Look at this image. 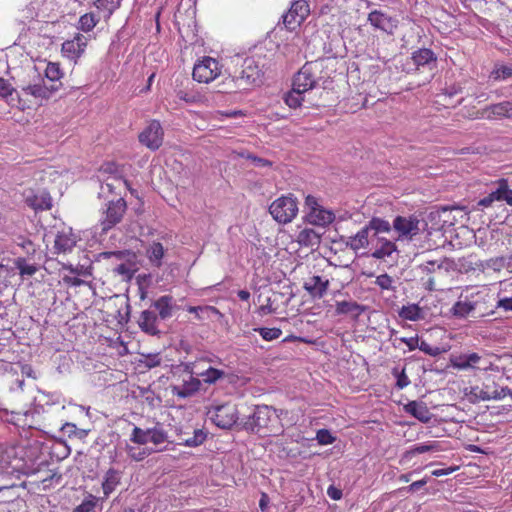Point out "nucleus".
I'll use <instances>...</instances> for the list:
<instances>
[{
	"mask_svg": "<svg viewBox=\"0 0 512 512\" xmlns=\"http://www.w3.org/2000/svg\"><path fill=\"white\" fill-rule=\"evenodd\" d=\"M246 426L261 437L278 436L284 431L276 410L267 405L256 406Z\"/></svg>",
	"mask_w": 512,
	"mask_h": 512,
	"instance_id": "obj_1",
	"label": "nucleus"
},
{
	"mask_svg": "<svg viewBox=\"0 0 512 512\" xmlns=\"http://www.w3.org/2000/svg\"><path fill=\"white\" fill-rule=\"evenodd\" d=\"M269 213L279 224L292 222L298 214V201L292 194L282 195L269 206Z\"/></svg>",
	"mask_w": 512,
	"mask_h": 512,
	"instance_id": "obj_2",
	"label": "nucleus"
},
{
	"mask_svg": "<svg viewBox=\"0 0 512 512\" xmlns=\"http://www.w3.org/2000/svg\"><path fill=\"white\" fill-rule=\"evenodd\" d=\"M206 415L215 426L221 429L232 428L239 419L237 407L231 402L210 406Z\"/></svg>",
	"mask_w": 512,
	"mask_h": 512,
	"instance_id": "obj_3",
	"label": "nucleus"
},
{
	"mask_svg": "<svg viewBox=\"0 0 512 512\" xmlns=\"http://www.w3.org/2000/svg\"><path fill=\"white\" fill-rule=\"evenodd\" d=\"M322 68V62L305 63L293 79V85H295L297 91L307 92L315 88L322 79L320 75Z\"/></svg>",
	"mask_w": 512,
	"mask_h": 512,
	"instance_id": "obj_4",
	"label": "nucleus"
},
{
	"mask_svg": "<svg viewBox=\"0 0 512 512\" xmlns=\"http://www.w3.org/2000/svg\"><path fill=\"white\" fill-rule=\"evenodd\" d=\"M168 440V433L164 425L157 422L154 427L142 429L134 426L130 435V441L138 445H146L151 442L155 446H159Z\"/></svg>",
	"mask_w": 512,
	"mask_h": 512,
	"instance_id": "obj_5",
	"label": "nucleus"
},
{
	"mask_svg": "<svg viewBox=\"0 0 512 512\" xmlns=\"http://www.w3.org/2000/svg\"><path fill=\"white\" fill-rule=\"evenodd\" d=\"M221 69L216 59L205 56L194 64L192 76L195 81L208 84L221 74Z\"/></svg>",
	"mask_w": 512,
	"mask_h": 512,
	"instance_id": "obj_6",
	"label": "nucleus"
},
{
	"mask_svg": "<svg viewBox=\"0 0 512 512\" xmlns=\"http://www.w3.org/2000/svg\"><path fill=\"white\" fill-rule=\"evenodd\" d=\"M139 142L151 151L158 150L164 140V130L158 120H151L138 135Z\"/></svg>",
	"mask_w": 512,
	"mask_h": 512,
	"instance_id": "obj_7",
	"label": "nucleus"
},
{
	"mask_svg": "<svg viewBox=\"0 0 512 512\" xmlns=\"http://www.w3.org/2000/svg\"><path fill=\"white\" fill-rule=\"evenodd\" d=\"M471 119L501 120L512 119V102L502 101L491 104L470 114Z\"/></svg>",
	"mask_w": 512,
	"mask_h": 512,
	"instance_id": "obj_8",
	"label": "nucleus"
},
{
	"mask_svg": "<svg viewBox=\"0 0 512 512\" xmlns=\"http://www.w3.org/2000/svg\"><path fill=\"white\" fill-rule=\"evenodd\" d=\"M310 6L306 0H295L286 14L283 23L290 31H295L309 16Z\"/></svg>",
	"mask_w": 512,
	"mask_h": 512,
	"instance_id": "obj_9",
	"label": "nucleus"
},
{
	"mask_svg": "<svg viewBox=\"0 0 512 512\" xmlns=\"http://www.w3.org/2000/svg\"><path fill=\"white\" fill-rule=\"evenodd\" d=\"M126 210L127 203L123 198H119L116 201H110L107 205L104 217L101 220L102 231L107 232L120 223Z\"/></svg>",
	"mask_w": 512,
	"mask_h": 512,
	"instance_id": "obj_10",
	"label": "nucleus"
},
{
	"mask_svg": "<svg viewBox=\"0 0 512 512\" xmlns=\"http://www.w3.org/2000/svg\"><path fill=\"white\" fill-rule=\"evenodd\" d=\"M420 221L416 216H397L393 221V229L398 240H412L419 234Z\"/></svg>",
	"mask_w": 512,
	"mask_h": 512,
	"instance_id": "obj_11",
	"label": "nucleus"
},
{
	"mask_svg": "<svg viewBox=\"0 0 512 512\" xmlns=\"http://www.w3.org/2000/svg\"><path fill=\"white\" fill-rule=\"evenodd\" d=\"M495 202H506L508 205L512 206V189L509 188L506 179L499 180L497 188L480 199L478 206L488 208L492 207Z\"/></svg>",
	"mask_w": 512,
	"mask_h": 512,
	"instance_id": "obj_12",
	"label": "nucleus"
},
{
	"mask_svg": "<svg viewBox=\"0 0 512 512\" xmlns=\"http://www.w3.org/2000/svg\"><path fill=\"white\" fill-rule=\"evenodd\" d=\"M87 45V37L78 32L72 39H68L62 43L61 51L64 57L76 61L84 53Z\"/></svg>",
	"mask_w": 512,
	"mask_h": 512,
	"instance_id": "obj_13",
	"label": "nucleus"
},
{
	"mask_svg": "<svg viewBox=\"0 0 512 512\" xmlns=\"http://www.w3.org/2000/svg\"><path fill=\"white\" fill-rule=\"evenodd\" d=\"M369 23L378 30L393 34L398 27V20L380 10H373L368 14Z\"/></svg>",
	"mask_w": 512,
	"mask_h": 512,
	"instance_id": "obj_14",
	"label": "nucleus"
},
{
	"mask_svg": "<svg viewBox=\"0 0 512 512\" xmlns=\"http://www.w3.org/2000/svg\"><path fill=\"white\" fill-rule=\"evenodd\" d=\"M396 244L383 237L371 238V256L376 259H385L396 251Z\"/></svg>",
	"mask_w": 512,
	"mask_h": 512,
	"instance_id": "obj_15",
	"label": "nucleus"
},
{
	"mask_svg": "<svg viewBox=\"0 0 512 512\" xmlns=\"http://www.w3.org/2000/svg\"><path fill=\"white\" fill-rule=\"evenodd\" d=\"M263 72L254 58H246L242 65L240 79L247 85H255L261 81Z\"/></svg>",
	"mask_w": 512,
	"mask_h": 512,
	"instance_id": "obj_16",
	"label": "nucleus"
},
{
	"mask_svg": "<svg viewBox=\"0 0 512 512\" xmlns=\"http://www.w3.org/2000/svg\"><path fill=\"white\" fill-rule=\"evenodd\" d=\"M329 280L323 279L318 275H314L305 280L303 288L313 298L321 299L327 292Z\"/></svg>",
	"mask_w": 512,
	"mask_h": 512,
	"instance_id": "obj_17",
	"label": "nucleus"
},
{
	"mask_svg": "<svg viewBox=\"0 0 512 512\" xmlns=\"http://www.w3.org/2000/svg\"><path fill=\"white\" fill-rule=\"evenodd\" d=\"M410 60L416 70L425 67L432 69L436 65L437 57L431 49L420 48L412 53Z\"/></svg>",
	"mask_w": 512,
	"mask_h": 512,
	"instance_id": "obj_18",
	"label": "nucleus"
},
{
	"mask_svg": "<svg viewBox=\"0 0 512 512\" xmlns=\"http://www.w3.org/2000/svg\"><path fill=\"white\" fill-rule=\"evenodd\" d=\"M76 237L69 231L58 232L54 241V250L57 254L70 253L76 245Z\"/></svg>",
	"mask_w": 512,
	"mask_h": 512,
	"instance_id": "obj_19",
	"label": "nucleus"
},
{
	"mask_svg": "<svg viewBox=\"0 0 512 512\" xmlns=\"http://www.w3.org/2000/svg\"><path fill=\"white\" fill-rule=\"evenodd\" d=\"M138 325L140 329L146 334L154 336L159 333L158 316L155 311H142L138 319Z\"/></svg>",
	"mask_w": 512,
	"mask_h": 512,
	"instance_id": "obj_20",
	"label": "nucleus"
},
{
	"mask_svg": "<svg viewBox=\"0 0 512 512\" xmlns=\"http://www.w3.org/2000/svg\"><path fill=\"white\" fill-rule=\"evenodd\" d=\"M93 5L97 10V16L108 23L113 13L120 7L121 0H93Z\"/></svg>",
	"mask_w": 512,
	"mask_h": 512,
	"instance_id": "obj_21",
	"label": "nucleus"
},
{
	"mask_svg": "<svg viewBox=\"0 0 512 512\" xmlns=\"http://www.w3.org/2000/svg\"><path fill=\"white\" fill-rule=\"evenodd\" d=\"M335 219V215L332 211L325 209L324 207L314 208V211H309L307 214V220L310 224L325 227L331 224Z\"/></svg>",
	"mask_w": 512,
	"mask_h": 512,
	"instance_id": "obj_22",
	"label": "nucleus"
},
{
	"mask_svg": "<svg viewBox=\"0 0 512 512\" xmlns=\"http://www.w3.org/2000/svg\"><path fill=\"white\" fill-rule=\"evenodd\" d=\"M365 311V306L356 301H337L335 312L337 315H351L358 318Z\"/></svg>",
	"mask_w": 512,
	"mask_h": 512,
	"instance_id": "obj_23",
	"label": "nucleus"
},
{
	"mask_svg": "<svg viewBox=\"0 0 512 512\" xmlns=\"http://www.w3.org/2000/svg\"><path fill=\"white\" fill-rule=\"evenodd\" d=\"M371 233L365 225L354 236L350 237L348 245L354 251L371 247Z\"/></svg>",
	"mask_w": 512,
	"mask_h": 512,
	"instance_id": "obj_24",
	"label": "nucleus"
},
{
	"mask_svg": "<svg viewBox=\"0 0 512 512\" xmlns=\"http://www.w3.org/2000/svg\"><path fill=\"white\" fill-rule=\"evenodd\" d=\"M121 474L118 470L110 468L104 475L102 482V489L104 498H108L113 493L116 487L120 484Z\"/></svg>",
	"mask_w": 512,
	"mask_h": 512,
	"instance_id": "obj_25",
	"label": "nucleus"
},
{
	"mask_svg": "<svg viewBox=\"0 0 512 512\" xmlns=\"http://www.w3.org/2000/svg\"><path fill=\"white\" fill-rule=\"evenodd\" d=\"M296 241L300 246L318 247L321 242V234L312 228H304L298 233Z\"/></svg>",
	"mask_w": 512,
	"mask_h": 512,
	"instance_id": "obj_26",
	"label": "nucleus"
},
{
	"mask_svg": "<svg viewBox=\"0 0 512 512\" xmlns=\"http://www.w3.org/2000/svg\"><path fill=\"white\" fill-rule=\"evenodd\" d=\"M201 386V381L197 378L190 377L189 381H185L181 386H173L172 393L180 398H187L196 393Z\"/></svg>",
	"mask_w": 512,
	"mask_h": 512,
	"instance_id": "obj_27",
	"label": "nucleus"
},
{
	"mask_svg": "<svg viewBox=\"0 0 512 512\" xmlns=\"http://www.w3.org/2000/svg\"><path fill=\"white\" fill-rule=\"evenodd\" d=\"M405 410L422 422H428L431 419V412L423 402L410 401L406 404Z\"/></svg>",
	"mask_w": 512,
	"mask_h": 512,
	"instance_id": "obj_28",
	"label": "nucleus"
},
{
	"mask_svg": "<svg viewBox=\"0 0 512 512\" xmlns=\"http://www.w3.org/2000/svg\"><path fill=\"white\" fill-rule=\"evenodd\" d=\"M153 306L158 311L161 319L170 318L174 310L173 297L170 295H163L153 303Z\"/></svg>",
	"mask_w": 512,
	"mask_h": 512,
	"instance_id": "obj_29",
	"label": "nucleus"
},
{
	"mask_svg": "<svg viewBox=\"0 0 512 512\" xmlns=\"http://www.w3.org/2000/svg\"><path fill=\"white\" fill-rule=\"evenodd\" d=\"M186 310L195 315L198 320L210 319L213 316L223 317V314L214 306H187Z\"/></svg>",
	"mask_w": 512,
	"mask_h": 512,
	"instance_id": "obj_30",
	"label": "nucleus"
},
{
	"mask_svg": "<svg viewBox=\"0 0 512 512\" xmlns=\"http://www.w3.org/2000/svg\"><path fill=\"white\" fill-rule=\"evenodd\" d=\"M100 20L101 19L99 18V16H97L95 12H86L79 17L76 28L83 33H89L93 31V29L98 25Z\"/></svg>",
	"mask_w": 512,
	"mask_h": 512,
	"instance_id": "obj_31",
	"label": "nucleus"
},
{
	"mask_svg": "<svg viewBox=\"0 0 512 512\" xmlns=\"http://www.w3.org/2000/svg\"><path fill=\"white\" fill-rule=\"evenodd\" d=\"M481 357L473 352L470 354H461L451 359L453 367L458 369L474 368L475 365L480 361Z\"/></svg>",
	"mask_w": 512,
	"mask_h": 512,
	"instance_id": "obj_32",
	"label": "nucleus"
},
{
	"mask_svg": "<svg viewBox=\"0 0 512 512\" xmlns=\"http://www.w3.org/2000/svg\"><path fill=\"white\" fill-rule=\"evenodd\" d=\"M23 95H31L36 99L48 98L51 90L42 83L29 84L22 88Z\"/></svg>",
	"mask_w": 512,
	"mask_h": 512,
	"instance_id": "obj_33",
	"label": "nucleus"
},
{
	"mask_svg": "<svg viewBox=\"0 0 512 512\" xmlns=\"http://www.w3.org/2000/svg\"><path fill=\"white\" fill-rule=\"evenodd\" d=\"M366 226L370 233L373 232L371 238L380 237L379 233H388L391 230L390 223L387 220L378 217H373Z\"/></svg>",
	"mask_w": 512,
	"mask_h": 512,
	"instance_id": "obj_34",
	"label": "nucleus"
},
{
	"mask_svg": "<svg viewBox=\"0 0 512 512\" xmlns=\"http://www.w3.org/2000/svg\"><path fill=\"white\" fill-rule=\"evenodd\" d=\"M197 375L207 384H214L225 377V372L221 369L208 367L206 370L198 372Z\"/></svg>",
	"mask_w": 512,
	"mask_h": 512,
	"instance_id": "obj_35",
	"label": "nucleus"
},
{
	"mask_svg": "<svg viewBox=\"0 0 512 512\" xmlns=\"http://www.w3.org/2000/svg\"><path fill=\"white\" fill-rule=\"evenodd\" d=\"M399 316L404 320L417 321L421 319L422 310L417 304H409L402 306L399 311Z\"/></svg>",
	"mask_w": 512,
	"mask_h": 512,
	"instance_id": "obj_36",
	"label": "nucleus"
},
{
	"mask_svg": "<svg viewBox=\"0 0 512 512\" xmlns=\"http://www.w3.org/2000/svg\"><path fill=\"white\" fill-rule=\"evenodd\" d=\"M489 77L496 82L510 79L512 78V66L496 64Z\"/></svg>",
	"mask_w": 512,
	"mask_h": 512,
	"instance_id": "obj_37",
	"label": "nucleus"
},
{
	"mask_svg": "<svg viewBox=\"0 0 512 512\" xmlns=\"http://www.w3.org/2000/svg\"><path fill=\"white\" fill-rule=\"evenodd\" d=\"M207 434L202 429H195L192 437L183 438L179 444L188 447H197L206 440Z\"/></svg>",
	"mask_w": 512,
	"mask_h": 512,
	"instance_id": "obj_38",
	"label": "nucleus"
},
{
	"mask_svg": "<svg viewBox=\"0 0 512 512\" xmlns=\"http://www.w3.org/2000/svg\"><path fill=\"white\" fill-rule=\"evenodd\" d=\"M303 91H297L295 85H292V90L287 93L285 97V102L290 108L300 107L302 102L304 101Z\"/></svg>",
	"mask_w": 512,
	"mask_h": 512,
	"instance_id": "obj_39",
	"label": "nucleus"
},
{
	"mask_svg": "<svg viewBox=\"0 0 512 512\" xmlns=\"http://www.w3.org/2000/svg\"><path fill=\"white\" fill-rule=\"evenodd\" d=\"M27 202L35 210H48L51 208V198L48 194H44L40 197L35 195L32 198H28Z\"/></svg>",
	"mask_w": 512,
	"mask_h": 512,
	"instance_id": "obj_40",
	"label": "nucleus"
},
{
	"mask_svg": "<svg viewBox=\"0 0 512 512\" xmlns=\"http://www.w3.org/2000/svg\"><path fill=\"white\" fill-rule=\"evenodd\" d=\"M15 266L21 276H33L38 271L35 264H29L26 259L22 257L16 259Z\"/></svg>",
	"mask_w": 512,
	"mask_h": 512,
	"instance_id": "obj_41",
	"label": "nucleus"
},
{
	"mask_svg": "<svg viewBox=\"0 0 512 512\" xmlns=\"http://www.w3.org/2000/svg\"><path fill=\"white\" fill-rule=\"evenodd\" d=\"M148 257L151 262H155L157 266L161 264V259L164 256V248L160 242H153L147 251Z\"/></svg>",
	"mask_w": 512,
	"mask_h": 512,
	"instance_id": "obj_42",
	"label": "nucleus"
},
{
	"mask_svg": "<svg viewBox=\"0 0 512 512\" xmlns=\"http://www.w3.org/2000/svg\"><path fill=\"white\" fill-rule=\"evenodd\" d=\"M125 450L127 455L134 461H142L151 453L148 448H140L132 445H127Z\"/></svg>",
	"mask_w": 512,
	"mask_h": 512,
	"instance_id": "obj_43",
	"label": "nucleus"
},
{
	"mask_svg": "<svg viewBox=\"0 0 512 512\" xmlns=\"http://www.w3.org/2000/svg\"><path fill=\"white\" fill-rule=\"evenodd\" d=\"M59 63L49 62L45 69V76L52 82L59 81L63 77Z\"/></svg>",
	"mask_w": 512,
	"mask_h": 512,
	"instance_id": "obj_44",
	"label": "nucleus"
},
{
	"mask_svg": "<svg viewBox=\"0 0 512 512\" xmlns=\"http://www.w3.org/2000/svg\"><path fill=\"white\" fill-rule=\"evenodd\" d=\"M438 445L436 442H427L421 443L413 446L410 450L406 452V456H414L416 454H423L426 452L437 450Z\"/></svg>",
	"mask_w": 512,
	"mask_h": 512,
	"instance_id": "obj_45",
	"label": "nucleus"
},
{
	"mask_svg": "<svg viewBox=\"0 0 512 512\" xmlns=\"http://www.w3.org/2000/svg\"><path fill=\"white\" fill-rule=\"evenodd\" d=\"M474 310V304L466 301H458L452 307L453 314L459 317H465Z\"/></svg>",
	"mask_w": 512,
	"mask_h": 512,
	"instance_id": "obj_46",
	"label": "nucleus"
},
{
	"mask_svg": "<svg viewBox=\"0 0 512 512\" xmlns=\"http://www.w3.org/2000/svg\"><path fill=\"white\" fill-rule=\"evenodd\" d=\"M62 269L67 270L70 273L75 274L77 276L87 277L92 275L91 268L85 267L83 265L74 266L71 263H63Z\"/></svg>",
	"mask_w": 512,
	"mask_h": 512,
	"instance_id": "obj_47",
	"label": "nucleus"
},
{
	"mask_svg": "<svg viewBox=\"0 0 512 512\" xmlns=\"http://www.w3.org/2000/svg\"><path fill=\"white\" fill-rule=\"evenodd\" d=\"M375 284L381 290H391V291L395 290L394 279L387 273L378 275L376 277Z\"/></svg>",
	"mask_w": 512,
	"mask_h": 512,
	"instance_id": "obj_48",
	"label": "nucleus"
},
{
	"mask_svg": "<svg viewBox=\"0 0 512 512\" xmlns=\"http://www.w3.org/2000/svg\"><path fill=\"white\" fill-rule=\"evenodd\" d=\"M393 376L397 379L396 387L398 389H404L410 384V380L405 373V369L399 370L397 367L392 369Z\"/></svg>",
	"mask_w": 512,
	"mask_h": 512,
	"instance_id": "obj_49",
	"label": "nucleus"
},
{
	"mask_svg": "<svg viewBox=\"0 0 512 512\" xmlns=\"http://www.w3.org/2000/svg\"><path fill=\"white\" fill-rule=\"evenodd\" d=\"M256 331H258L259 334L261 335V337L266 341L275 340V339L279 338L282 334V331L279 328L263 327V328L256 329Z\"/></svg>",
	"mask_w": 512,
	"mask_h": 512,
	"instance_id": "obj_50",
	"label": "nucleus"
},
{
	"mask_svg": "<svg viewBox=\"0 0 512 512\" xmlns=\"http://www.w3.org/2000/svg\"><path fill=\"white\" fill-rule=\"evenodd\" d=\"M316 439L321 445H329L335 442L336 438L327 429L317 431Z\"/></svg>",
	"mask_w": 512,
	"mask_h": 512,
	"instance_id": "obj_51",
	"label": "nucleus"
},
{
	"mask_svg": "<svg viewBox=\"0 0 512 512\" xmlns=\"http://www.w3.org/2000/svg\"><path fill=\"white\" fill-rule=\"evenodd\" d=\"M443 261L441 260H429L420 265V269L423 273H434L442 268Z\"/></svg>",
	"mask_w": 512,
	"mask_h": 512,
	"instance_id": "obj_52",
	"label": "nucleus"
},
{
	"mask_svg": "<svg viewBox=\"0 0 512 512\" xmlns=\"http://www.w3.org/2000/svg\"><path fill=\"white\" fill-rule=\"evenodd\" d=\"M508 393H510V389L508 387H502L499 391L495 390L492 395L488 394L487 392H482L481 399L482 400H500L506 396H508Z\"/></svg>",
	"mask_w": 512,
	"mask_h": 512,
	"instance_id": "obj_53",
	"label": "nucleus"
},
{
	"mask_svg": "<svg viewBox=\"0 0 512 512\" xmlns=\"http://www.w3.org/2000/svg\"><path fill=\"white\" fill-rule=\"evenodd\" d=\"M96 506V499L94 496L90 495L89 499H85L82 501L80 505L75 508L74 512H91Z\"/></svg>",
	"mask_w": 512,
	"mask_h": 512,
	"instance_id": "obj_54",
	"label": "nucleus"
},
{
	"mask_svg": "<svg viewBox=\"0 0 512 512\" xmlns=\"http://www.w3.org/2000/svg\"><path fill=\"white\" fill-rule=\"evenodd\" d=\"M114 272L118 275L123 276L126 279H130L133 276L134 270L128 263H121L114 268Z\"/></svg>",
	"mask_w": 512,
	"mask_h": 512,
	"instance_id": "obj_55",
	"label": "nucleus"
},
{
	"mask_svg": "<svg viewBox=\"0 0 512 512\" xmlns=\"http://www.w3.org/2000/svg\"><path fill=\"white\" fill-rule=\"evenodd\" d=\"M14 91L15 89L11 83L8 80L0 77V97L7 98L8 96H11Z\"/></svg>",
	"mask_w": 512,
	"mask_h": 512,
	"instance_id": "obj_56",
	"label": "nucleus"
},
{
	"mask_svg": "<svg viewBox=\"0 0 512 512\" xmlns=\"http://www.w3.org/2000/svg\"><path fill=\"white\" fill-rule=\"evenodd\" d=\"M10 455L7 450L0 446V473H5L10 467Z\"/></svg>",
	"mask_w": 512,
	"mask_h": 512,
	"instance_id": "obj_57",
	"label": "nucleus"
},
{
	"mask_svg": "<svg viewBox=\"0 0 512 512\" xmlns=\"http://www.w3.org/2000/svg\"><path fill=\"white\" fill-rule=\"evenodd\" d=\"M418 348L426 353L427 355H430V356H436L440 353V350L438 347H433L431 346L429 343H427L426 341H421V343H419V346Z\"/></svg>",
	"mask_w": 512,
	"mask_h": 512,
	"instance_id": "obj_58",
	"label": "nucleus"
},
{
	"mask_svg": "<svg viewBox=\"0 0 512 512\" xmlns=\"http://www.w3.org/2000/svg\"><path fill=\"white\" fill-rule=\"evenodd\" d=\"M247 159L251 160V162L257 167H271L272 166V162L270 160L254 156L252 154H248Z\"/></svg>",
	"mask_w": 512,
	"mask_h": 512,
	"instance_id": "obj_59",
	"label": "nucleus"
},
{
	"mask_svg": "<svg viewBox=\"0 0 512 512\" xmlns=\"http://www.w3.org/2000/svg\"><path fill=\"white\" fill-rule=\"evenodd\" d=\"M62 280H63V283L69 287H80L85 284V281L79 277H71V276L65 275L62 278Z\"/></svg>",
	"mask_w": 512,
	"mask_h": 512,
	"instance_id": "obj_60",
	"label": "nucleus"
},
{
	"mask_svg": "<svg viewBox=\"0 0 512 512\" xmlns=\"http://www.w3.org/2000/svg\"><path fill=\"white\" fill-rule=\"evenodd\" d=\"M144 363L146 367L154 368L161 364V358L158 355H148Z\"/></svg>",
	"mask_w": 512,
	"mask_h": 512,
	"instance_id": "obj_61",
	"label": "nucleus"
},
{
	"mask_svg": "<svg viewBox=\"0 0 512 512\" xmlns=\"http://www.w3.org/2000/svg\"><path fill=\"white\" fill-rule=\"evenodd\" d=\"M401 341L407 345L410 351L415 350L419 346V339L417 336L409 338H401Z\"/></svg>",
	"mask_w": 512,
	"mask_h": 512,
	"instance_id": "obj_62",
	"label": "nucleus"
},
{
	"mask_svg": "<svg viewBox=\"0 0 512 512\" xmlns=\"http://www.w3.org/2000/svg\"><path fill=\"white\" fill-rule=\"evenodd\" d=\"M497 307L502 308L505 311H512V297H504L499 299Z\"/></svg>",
	"mask_w": 512,
	"mask_h": 512,
	"instance_id": "obj_63",
	"label": "nucleus"
},
{
	"mask_svg": "<svg viewBox=\"0 0 512 512\" xmlns=\"http://www.w3.org/2000/svg\"><path fill=\"white\" fill-rule=\"evenodd\" d=\"M305 204L309 208L310 211H314V208H320L317 198L312 195H308L305 199Z\"/></svg>",
	"mask_w": 512,
	"mask_h": 512,
	"instance_id": "obj_64",
	"label": "nucleus"
}]
</instances>
